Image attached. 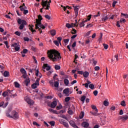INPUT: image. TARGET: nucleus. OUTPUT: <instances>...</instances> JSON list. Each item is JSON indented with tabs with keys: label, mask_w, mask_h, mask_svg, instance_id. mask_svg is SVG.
Instances as JSON below:
<instances>
[{
	"label": "nucleus",
	"mask_w": 128,
	"mask_h": 128,
	"mask_svg": "<svg viewBox=\"0 0 128 128\" xmlns=\"http://www.w3.org/2000/svg\"><path fill=\"white\" fill-rule=\"evenodd\" d=\"M69 124L70 126H72L74 128H78V126L76 124V122H74V120H70L69 122Z\"/></svg>",
	"instance_id": "nucleus-8"
},
{
	"label": "nucleus",
	"mask_w": 128,
	"mask_h": 128,
	"mask_svg": "<svg viewBox=\"0 0 128 128\" xmlns=\"http://www.w3.org/2000/svg\"><path fill=\"white\" fill-rule=\"evenodd\" d=\"M50 34L52 36H54L56 34V31L55 30H50Z\"/></svg>",
	"instance_id": "nucleus-18"
},
{
	"label": "nucleus",
	"mask_w": 128,
	"mask_h": 128,
	"mask_svg": "<svg viewBox=\"0 0 128 128\" xmlns=\"http://www.w3.org/2000/svg\"><path fill=\"white\" fill-rule=\"evenodd\" d=\"M36 24L35 25L36 29L38 30L40 32V34H42V30H40L42 28L38 27L39 25L42 24V21L40 20H38V19H36Z\"/></svg>",
	"instance_id": "nucleus-4"
},
{
	"label": "nucleus",
	"mask_w": 128,
	"mask_h": 128,
	"mask_svg": "<svg viewBox=\"0 0 128 128\" xmlns=\"http://www.w3.org/2000/svg\"><path fill=\"white\" fill-rule=\"evenodd\" d=\"M120 105L122 106H126V101L125 100L122 101L120 102Z\"/></svg>",
	"instance_id": "nucleus-32"
},
{
	"label": "nucleus",
	"mask_w": 128,
	"mask_h": 128,
	"mask_svg": "<svg viewBox=\"0 0 128 128\" xmlns=\"http://www.w3.org/2000/svg\"><path fill=\"white\" fill-rule=\"evenodd\" d=\"M86 96H83L80 98L81 102H84V100H86Z\"/></svg>",
	"instance_id": "nucleus-27"
},
{
	"label": "nucleus",
	"mask_w": 128,
	"mask_h": 128,
	"mask_svg": "<svg viewBox=\"0 0 128 128\" xmlns=\"http://www.w3.org/2000/svg\"><path fill=\"white\" fill-rule=\"evenodd\" d=\"M59 122L61 124H63L65 128H68L69 126H68V123L64 122V120L63 119H60L59 120Z\"/></svg>",
	"instance_id": "nucleus-6"
},
{
	"label": "nucleus",
	"mask_w": 128,
	"mask_h": 128,
	"mask_svg": "<svg viewBox=\"0 0 128 128\" xmlns=\"http://www.w3.org/2000/svg\"><path fill=\"white\" fill-rule=\"evenodd\" d=\"M48 56L52 62H60L62 60L60 53L58 51L54 50H50L48 51Z\"/></svg>",
	"instance_id": "nucleus-1"
},
{
	"label": "nucleus",
	"mask_w": 128,
	"mask_h": 128,
	"mask_svg": "<svg viewBox=\"0 0 128 128\" xmlns=\"http://www.w3.org/2000/svg\"><path fill=\"white\" fill-rule=\"evenodd\" d=\"M50 124L52 126H54V124H56V122L54 121L50 122Z\"/></svg>",
	"instance_id": "nucleus-50"
},
{
	"label": "nucleus",
	"mask_w": 128,
	"mask_h": 128,
	"mask_svg": "<svg viewBox=\"0 0 128 128\" xmlns=\"http://www.w3.org/2000/svg\"><path fill=\"white\" fill-rule=\"evenodd\" d=\"M6 116L8 118H13L14 120H18V113L16 112V110H13L11 112V115L10 114L9 112H7L6 113Z\"/></svg>",
	"instance_id": "nucleus-2"
},
{
	"label": "nucleus",
	"mask_w": 128,
	"mask_h": 128,
	"mask_svg": "<svg viewBox=\"0 0 128 128\" xmlns=\"http://www.w3.org/2000/svg\"><path fill=\"white\" fill-rule=\"evenodd\" d=\"M38 20L41 21L42 20V16L40 14L38 15Z\"/></svg>",
	"instance_id": "nucleus-57"
},
{
	"label": "nucleus",
	"mask_w": 128,
	"mask_h": 128,
	"mask_svg": "<svg viewBox=\"0 0 128 128\" xmlns=\"http://www.w3.org/2000/svg\"><path fill=\"white\" fill-rule=\"evenodd\" d=\"M103 46L105 50H108V44H103Z\"/></svg>",
	"instance_id": "nucleus-54"
},
{
	"label": "nucleus",
	"mask_w": 128,
	"mask_h": 128,
	"mask_svg": "<svg viewBox=\"0 0 128 128\" xmlns=\"http://www.w3.org/2000/svg\"><path fill=\"white\" fill-rule=\"evenodd\" d=\"M108 18V16H106L104 18H102V22H106Z\"/></svg>",
	"instance_id": "nucleus-39"
},
{
	"label": "nucleus",
	"mask_w": 128,
	"mask_h": 128,
	"mask_svg": "<svg viewBox=\"0 0 128 128\" xmlns=\"http://www.w3.org/2000/svg\"><path fill=\"white\" fill-rule=\"evenodd\" d=\"M20 72H22L23 74H26V70H24V68H22L20 70Z\"/></svg>",
	"instance_id": "nucleus-22"
},
{
	"label": "nucleus",
	"mask_w": 128,
	"mask_h": 128,
	"mask_svg": "<svg viewBox=\"0 0 128 128\" xmlns=\"http://www.w3.org/2000/svg\"><path fill=\"white\" fill-rule=\"evenodd\" d=\"M70 97H66L65 98V102H70Z\"/></svg>",
	"instance_id": "nucleus-53"
},
{
	"label": "nucleus",
	"mask_w": 128,
	"mask_h": 128,
	"mask_svg": "<svg viewBox=\"0 0 128 128\" xmlns=\"http://www.w3.org/2000/svg\"><path fill=\"white\" fill-rule=\"evenodd\" d=\"M91 106L93 110H95V112H98V108H96V106L94 105H92Z\"/></svg>",
	"instance_id": "nucleus-31"
},
{
	"label": "nucleus",
	"mask_w": 128,
	"mask_h": 128,
	"mask_svg": "<svg viewBox=\"0 0 128 128\" xmlns=\"http://www.w3.org/2000/svg\"><path fill=\"white\" fill-rule=\"evenodd\" d=\"M57 40H58V42H59L60 44V46H62V43L60 42H62V37H60V36H59L57 38Z\"/></svg>",
	"instance_id": "nucleus-34"
},
{
	"label": "nucleus",
	"mask_w": 128,
	"mask_h": 128,
	"mask_svg": "<svg viewBox=\"0 0 128 128\" xmlns=\"http://www.w3.org/2000/svg\"><path fill=\"white\" fill-rule=\"evenodd\" d=\"M108 102L106 101V100H104V106H108Z\"/></svg>",
	"instance_id": "nucleus-45"
},
{
	"label": "nucleus",
	"mask_w": 128,
	"mask_h": 128,
	"mask_svg": "<svg viewBox=\"0 0 128 128\" xmlns=\"http://www.w3.org/2000/svg\"><path fill=\"white\" fill-rule=\"evenodd\" d=\"M31 50L33 52H38V50L36 49V47H34V46H32Z\"/></svg>",
	"instance_id": "nucleus-30"
},
{
	"label": "nucleus",
	"mask_w": 128,
	"mask_h": 128,
	"mask_svg": "<svg viewBox=\"0 0 128 128\" xmlns=\"http://www.w3.org/2000/svg\"><path fill=\"white\" fill-rule=\"evenodd\" d=\"M93 94H94V96H98V90H95Z\"/></svg>",
	"instance_id": "nucleus-56"
},
{
	"label": "nucleus",
	"mask_w": 128,
	"mask_h": 128,
	"mask_svg": "<svg viewBox=\"0 0 128 128\" xmlns=\"http://www.w3.org/2000/svg\"><path fill=\"white\" fill-rule=\"evenodd\" d=\"M2 96H4V98H6V96H8V92H4L2 94Z\"/></svg>",
	"instance_id": "nucleus-23"
},
{
	"label": "nucleus",
	"mask_w": 128,
	"mask_h": 128,
	"mask_svg": "<svg viewBox=\"0 0 128 128\" xmlns=\"http://www.w3.org/2000/svg\"><path fill=\"white\" fill-rule=\"evenodd\" d=\"M38 26H40L41 28H42V30H44V28H46V26H44V25L42 24L40 25H39Z\"/></svg>",
	"instance_id": "nucleus-51"
},
{
	"label": "nucleus",
	"mask_w": 128,
	"mask_h": 128,
	"mask_svg": "<svg viewBox=\"0 0 128 128\" xmlns=\"http://www.w3.org/2000/svg\"><path fill=\"white\" fill-rule=\"evenodd\" d=\"M64 84L66 86H68L70 84V80L68 79H64Z\"/></svg>",
	"instance_id": "nucleus-25"
},
{
	"label": "nucleus",
	"mask_w": 128,
	"mask_h": 128,
	"mask_svg": "<svg viewBox=\"0 0 128 128\" xmlns=\"http://www.w3.org/2000/svg\"><path fill=\"white\" fill-rule=\"evenodd\" d=\"M42 68H43L44 70H45V68H46V70L48 71V70H50V66H48V64H44Z\"/></svg>",
	"instance_id": "nucleus-17"
},
{
	"label": "nucleus",
	"mask_w": 128,
	"mask_h": 128,
	"mask_svg": "<svg viewBox=\"0 0 128 128\" xmlns=\"http://www.w3.org/2000/svg\"><path fill=\"white\" fill-rule=\"evenodd\" d=\"M126 20L124 18H121L120 20V22L121 24H124V23H126Z\"/></svg>",
	"instance_id": "nucleus-40"
},
{
	"label": "nucleus",
	"mask_w": 128,
	"mask_h": 128,
	"mask_svg": "<svg viewBox=\"0 0 128 128\" xmlns=\"http://www.w3.org/2000/svg\"><path fill=\"white\" fill-rule=\"evenodd\" d=\"M30 78H26L24 82V84L26 86H28V84H30Z\"/></svg>",
	"instance_id": "nucleus-15"
},
{
	"label": "nucleus",
	"mask_w": 128,
	"mask_h": 128,
	"mask_svg": "<svg viewBox=\"0 0 128 128\" xmlns=\"http://www.w3.org/2000/svg\"><path fill=\"white\" fill-rule=\"evenodd\" d=\"M28 49H24L22 52H21V54H26L28 53Z\"/></svg>",
	"instance_id": "nucleus-47"
},
{
	"label": "nucleus",
	"mask_w": 128,
	"mask_h": 128,
	"mask_svg": "<svg viewBox=\"0 0 128 128\" xmlns=\"http://www.w3.org/2000/svg\"><path fill=\"white\" fill-rule=\"evenodd\" d=\"M58 84H59L58 82L56 81L54 83V86L55 88H58Z\"/></svg>",
	"instance_id": "nucleus-36"
},
{
	"label": "nucleus",
	"mask_w": 128,
	"mask_h": 128,
	"mask_svg": "<svg viewBox=\"0 0 128 128\" xmlns=\"http://www.w3.org/2000/svg\"><path fill=\"white\" fill-rule=\"evenodd\" d=\"M63 92L64 94L66 95L67 96H70V94H70V90L68 89V88H66V89H64L63 90Z\"/></svg>",
	"instance_id": "nucleus-16"
},
{
	"label": "nucleus",
	"mask_w": 128,
	"mask_h": 128,
	"mask_svg": "<svg viewBox=\"0 0 128 128\" xmlns=\"http://www.w3.org/2000/svg\"><path fill=\"white\" fill-rule=\"evenodd\" d=\"M76 18H77L78 16V6H76L74 8Z\"/></svg>",
	"instance_id": "nucleus-13"
},
{
	"label": "nucleus",
	"mask_w": 128,
	"mask_h": 128,
	"mask_svg": "<svg viewBox=\"0 0 128 128\" xmlns=\"http://www.w3.org/2000/svg\"><path fill=\"white\" fill-rule=\"evenodd\" d=\"M20 8L21 12H24V14H28V10H24V8H22V6H20Z\"/></svg>",
	"instance_id": "nucleus-10"
},
{
	"label": "nucleus",
	"mask_w": 128,
	"mask_h": 128,
	"mask_svg": "<svg viewBox=\"0 0 128 128\" xmlns=\"http://www.w3.org/2000/svg\"><path fill=\"white\" fill-rule=\"evenodd\" d=\"M118 4V2L117 1H114L112 2V6H113V8H114V6H116V4Z\"/></svg>",
	"instance_id": "nucleus-60"
},
{
	"label": "nucleus",
	"mask_w": 128,
	"mask_h": 128,
	"mask_svg": "<svg viewBox=\"0 0 128 128\" xmlns=\"http://www.w3.org/2000/svg\"><path fill=\"white\" fill-rule=\"evenodd\" d=\"M68 42H70L69 39H64V42L66 46V44H68Z\"/></svg>",
	"instance_id": "nucleus-48"
},
{
	"label": "nucleus",
	"mask_w": 128,
	"mask_h": 128,
	"mask_svg": "<svg viewBox=\"0 0 128 128\" xmlns=\"http://www.w3.org/2000/svg\"><path fill=\"white\" fill-rule=\"evenodd\" d=\"M120 120H123L124 122H126V120H128V116L124 115L120 116Z\"/></svg>",
	"instance_id": "nucleus-11"
},
{
	"label": "nucleus",
	"mask_w": 128,
	"mask_h": 128,
	"mask_svg": "<svg viewBox=\"0 0 128 128\" xmlns=\"http://www.w3.org/2000/svg\"><path fill=\"white\" fill-rule=\"evenodd\" d=\"M121 14L122 16H124L126 18H128V14H122V13Z\"/></svg>",
	"instance_id": "nucleus-62"
},
{
	"label": "nucleus",
	"mask_w": 128,
	"mask_h": 128,
	"mask_svg": "<svg viewBox=\"0 0 128 128\" xmlns=\"http://www.w3.org/2000/svg\"><path fill=\"white\" fill-rule=\"evenodd\" d=\"M14 84L15 88H19L20 86V84H18V82H14Z\"/></svg>",
	"instance_id": "nucleus-28"
},
{
	"label": "nucleus",
	"mask_w": 128,
	"mask_h": 128,
	"mask_svg": "<svg viewBox=\"0 0 128 128\" xmlns=\"http://www.w3.org/2000/svg\"><path fill=\"white\" fill-rule=\"evenodd\" d=\"M71 34H76V29L72 28V30L71 31Z\"/></svg>",
	"instance_id": "nucleus-42"
},
{
	"label": "nucleus",
	"mask_w": 128,
	"mask_h": 128,
	"mask_svg": "<svg viewBox=\"0 0 128 128\" xmlns=\"http://www.w3.org/2000/svg\"><path fill=\"white\" fill-rule=\"evenodd\" d=\"M60 118H64V120H68V118L66 116V115L64 114H60L59 116Z\"/></svg>",
	"instance_id": "nucleus-26"
},
{
	"label": "nucleus",
	"mask_w": 128,
	"mask_h": 128,
	"mask_svg": "<svg viewBox=\"0 0 128 128\" xmlns=\"http://www.w3.org/2000/svg\"><path fill=\"white\" fill-rule=\"evenodd\" d=\"M84 26V22L82 21L81 22L80 24V28H82V26Z\"/></svg>",
	"instance_id": "nucleus-55"
},
{
	"label": "nucleus",
	"mask_w": 128,
	"mask_h": 128,
	"mask_svg": "<svg viewBox=\"0 0 128 128\" xmlns=\"http://www.w3.org/2000/svg\"><path fill=\"white\" fill-rule=\"evenodd\" d=\"M82 126H84V128H92L91 127H88L90 126V124H88V122H83L82 124Z\"/></svg>",
	"instance_id": "nucleus-9"
},
{
	"label": "nucleus",
	"mask_w": 128,
	"mask_h": 128,
	"mask_svg": "<svg viewBox=\"0 0 128 128\" xmlns=\"http://www.w3.org/2000/svg\"><path fill=\"white\" fill-rule=\"evenodd\" d=\"M84 112H82L80 114V118H84Z\"/></svg>",
	"instance_id": "nucleus-33"
},
{
	"label": "nucleus",
	"mask_w": 128,
	"mask_h": 128,
	"mask_svg": "<svg viewBox=\"0 0 128 128\" xmlns=\"http://www.w3.org/2000/svg\"><path fill=\"white\" fill-rule=\"evenodd\" d=\"M98 112H96H96H90V114H92V116H100V114Z\"/></svg>",
	"instance_id": "nucleus-20"
},
{
	"label": "nucleus",
	"mask_w": 128,
	"mask_h": 128,
	"mask_svg": "<svg viewBox=\"0 0 128 128\" xmlns=\"http://www.w3.org/2000/svg\"><path fill=\"white\" fill-rule=\"evenodd\" d=\"M66 28H72V26L70 23H67L66 24Z\"/></svg>",
	"instance_id": "nucleus-46"
},
{
	"label": "nucleus",
	"mask_w": 128,
	"mask_h": 128,
	"mask_svg": "<svg viewBox=\"0 0 128 128\" xmlns=\"http://www.w3.org/2000/svg\"><path fill=\"white\" fill-rule=\"evenodd\" d=\"M14 34H16V36H20L21 33L18 31H16Z\"/></svg>",
	"instance_id": "nucleus-44"
},
{
	"label": "nucleus",
	"mask_w": 128,
	"mask_h": 128,
	"mask_svg": "<svg viewBox=\"0 0 128 128\" xmlns=\"http://www.w3.org/2000/svg\"><path fill=\"white\" fill-rule=\"evenodd\" d=\"M56 104H58L56 101H53L52 102L50 107L52 108H54L56 106Z\"/></svg>",
	"instance_id": "nucleus-12"
},
{
	"label": "nucleus",
	"mask_w": 128,
	"mask_h": 128,
	"mask_svg": "<svg viewBox=\"0 0 128 128\" xmlns=\"http://www.w3.org/2000/svg\"><path fill=\"white\" fill-rule=\"evenodd\" d=\"M62 108V104H60V105H58V106L56 107V110H60Z\"/></svg>",
	"instance_id": "nucleus-52"
},
{
	"label": "nucleus",
	"mask_w": 128,
	"mask_h": 128,
	"mask_svg": "<svg viewBox=\"0 0 128 128\" xmlns=\"http://www.w3.org/2000/svg\"><path fill=\"white\" fill-rule=\"evenodd\" d=\"M24 100L28 104H30V106H33L34 104V102L28 96L24 98Z\"/></svg>",
	"instance_id": "nucleus-5"
},
{
	"label": "nucleus",
	"mask_w": 128,
	"mask_h": 128,
	"mask_svg": "<svg viewBox=\"0 0 128 128\" xmlns=\"http://www.w3.org/2000/svg\"><path fill=\"white\" fill-rule=\"evenodd\" d=\"M89 88L91 90H94V85L92 84H91L89 85Z\"/></svg>",
	"instance_id": "nucleus-43"
},
{
	"label": "nucleus",
	"mask_w": 128,
	"mask_h": 128,
	"mask_svg": "<svg viewBox=\"0 0 128 128\" xmlns=\"http://www.w3.org/2000/svg\"><path fill=\"white\" fill-rule=\"evenodd\" d=\"M10 75V72L8 71H5L4 74V78H8V76Z\"/></svg>",
	"instance_id": "nucleus-24"
},
{
	"label": "nucleus",
	"mask_w": 128,
	"mask_h": 128,
	"mask_svg": "<svg viewBox=\"0 0 128 128\" xmlns=\"http://www.w3.org/2000/svg\"><path fill=\"white\" fill-rule=\"evenodd\" d=\"M20 45H18L17 46H16L14 48V50L16 52H18L20 50Z\"/></svg>",
	"instance_id": "nucleus-35"
},
{
	"label": "nucleus",
	"mask_w": 128,
	"mask_h": 128,
	"mask_svg": "<svg viewBox=\"0 0 128 128\" xmlns=\"http://www.w3.org/2000/svg\"><path fill=\"white\" fill-rule=\"evenodd\" d=\"M32 88H38V85H36L34 83L32 85Z\"/></svg>",
	"instance_id": "nucleus-49"
},
{
	"label": "nucleus",
	"mask_w": 128,
	"mask_h": 128,
	"mask_svg": "<svg viewBox=\"0 0 128 128\" xmlns=\"http://www.w3.org/2000/svg\"><path fill=\"white\" fill-rule=\"evenodd\" d=\"M18 24H20L19 28L20 30H24V26H26V21L23 20L20 18L18 19Z\"/></svg>",
	"instance_id": "nucleus-3"
},
{
	"label": "nucleus",
	"mask_w": 128,
	"mask_h": 128,
	"mask_svg": "<svg viewBox=\"0 0 128 128\" xmlns=\"http://www.w3.org/2000/svg\"><path fill=\"white\" fill-rule=\"evenodd\" d=\"M83 76H84V78H88V76H90V73L88 72H84L83 73Z\"/></svg>",
	"instance_id": "nucleus-21"
},
{
	"label": "nucleus",
	"mask_w": 128,
	"mask_h": 128,
	"mask_svg": "<svg viewBox=\"0 0 128 128\" xmlns=\"http://www.w3.org/2000/svg\"><path fill=\"white\" fill-rule=\"evenodd\" d=\"M44 18H46L47 20H50L51 18L50 16H48V15H45L44 16Z\"/></svg>",
	"instance_id": "nucleus-59"
},
{
	"label": "nucleus",
	"mask_w": 128,
	"mask_h": 128,
	"mask_svg": "<svg viewBox=\"0 0 128 128\" xmlns=\"http://www.w3.org/2000/svg\"><path fill=\"white\" fill-rule=\"evenodd\" d=\"M48 110L50 112H52V114H58V112L56 110H54L52 108H48Z\"/></svg>",
	"instance_id": "nucleus-14"
},
{
	"label": "nucleus",
	"mask_w": 128,
	"mask_h": 128,
	"mask_svg": "<svg viewBox=\"0 0 128 128\" xmlns=\"http://www.w3.org/2000/svg\"><path fill=\"white\" fill-rule=\"evenodd\" d=\"M40 78H37L36 81L35 82V83L34 84L37 85L38 86H40Z\"/></svg>",
	"instance_id": "nucleus-29"
},
{
	"label": "nucleus",
	"mask_w": 128,
	"mask_h": 128,
	"mask_svg": "<svg viewBox=\"0 0 128 128\" xmlns=\"http://www.w3.org/2000/svg\"><path fill=\"white\" fill-rule=\"evenodd\" d=\"M18 45V43H14L11 45L12 48H14L17 47Z\"/></svg>",
	"instance_id": "nucleus-37"
},
{
	"label": "nucleus",
	"mask_w": 128,
	"mask_h": 128,
	"mask_svg": "<svg viewBox=\"0 0 128 128\" xmlns=\"http://www.w3.org/2000/svg\"><path fill=\"white\" fill-rule=\"evenodd\" d=\"M92 62H93V66H96V64H98V61H96L94 60V58H92Z\"/></svg>",
	"instance_id": "nucleus-58"
},
{
	"label": "nucleus",
	"mask_w": 128,
	"mask_h": 128,
	"mask_svg": "<svg viewBox=\"0 0 128 128\" xmlns=\"http://www.w3.org/2000/svg\"><path fill=\"white\" fill-rule=\"evenodd\" d=\"M54 44H56V46H60V42L58 40H54Z\"/></svg>",
	"instance_id": "nucleus-41"
},
{
	"label": "nucleus",
	"mask_w": 128,
	"mask_h": 128,
	"mask_svg": "<svg viewBox=\"0 0 128 128\" xmlns=\"http://www.w3.org/2000/svg\"><path fill=\"white\" fill-rule=\"evenodd\" d=\"M33 124H34V126H40V124L36 122H33Z\"/></svg>",
	"instance_id": "nucleus-61"
},
{
	"label": "nucleus",
	"mask_w": 128,
	"mask_h": 128,
	"mask_svg": "<svg viewBox=\"0 0 128 128\" xmlns=\"http://www.w3.org/2000/svg\"><path fill=\"white\" fill-rule=\"evenodd\" d=\"M46 98H48V100H52V96H46Z\"/></svg>",
	"instance_id": "nucleus-63"
},
{
	"label": "nucleus",
	"mask_w": 128,
	"mask_h": 128,
	"mask_svg": "<svg viewBox=\"0 0 128 128\" xmlns=\"http://www.w3.org/2000/svg\"><path fill=\"white\" fill-rule=\"evenodd\" d=\"M29 26H30L29 30H31V32H36V30H34L33 28L34 26V25L31 26L30 24Z\"/></svg>",
	"instance_id": "nucleus-19"
},
{
	"label": "nucleus",
	"mask_w": 128,
	"mask_h": 128,
	"mask_svg": "<svg viewBox=\"0 0 128 128\" xmlns=\"http://www.w3.org/2000/svg\"><path fill=\"white\" fill-rule=\"evenodd\" d=\"M41 4L42 6H43V8H44V6H48V8H50V4L48 3V0L45 1H44V0H42Z\"/></svg>",
	"instance_id": "nucleus-7"
},
{
	"label": "nucleus",
	"mask_w": 128,
	"mask_h": 128,
	"mask_svg": "<svg viewBox=\"0 0 128 128\" xmlns=\"http://www.w3.org/2000/svg\"><path fill=\"white\" fill-rule=\"evenodd\" d=\"M54 68L55 70H60V66H58V65H55L54 66Z\"/></svg>",
	"instance_id": "nucleus-38"
},
{
	"label": "nucleus",
	"mask_w": 128,
	"mask_h": 128,
	"mask_svg": "<svg viewBox=\"0 0 128 128\" xmlns=\"http://www.w3.org/2000/svg\"><path fill=\"white\" fill-rule=\"evenodd\" d=\"M90 32H92V30H90V31L87 32L86 34V36H90Z\"/></svg>",
	"instance_id": "nucleus-64"
}]
</instances>
